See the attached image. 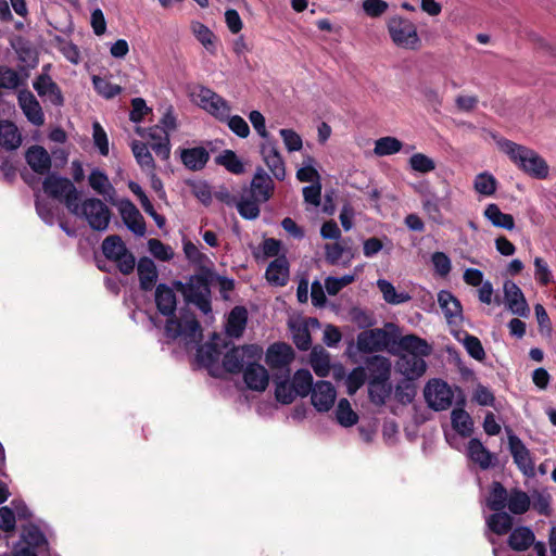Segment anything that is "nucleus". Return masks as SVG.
Here are the masks:
<instances>
[{"label":"nucleus","mask_w":556,"mask_h":556,"mask_svg":"<svg viewBox=\"0 0 556 556\" xmlns=\"http://www.w3.org/2000/svg\"><path fill=\"white\" fill-rule=\"evenodd\" d=\"M199 104L220 122H227L229 129L240 138L250 135L248 123L240 115L229 116L230 106L228 102L207 87L200 86L197 93Z\"/></svg>","instance_id":"f257e3e1"},{"label":"nucleus","mask_w":556,"mask_h":556,"mask_svg":"<svg viewBox=\"0 0 556 556\" xmlns=\"http://www.w3.org/2000/svg\"><path fill=\"white\" fill-rule=\"evenodd\" d=\"M498 146L509 160L528 176L535 179H545L548 176V164L533 149L508 139L501 140Z\"/></svg>","instance_id":"f03ea898"},{"label":"nucleus","mask_w":556,"mask_h":556,"mask_svg":"<svg viewBox=\"0 0 556 556\" xmlns=\"http://www.w3.org/2000/svg\"><path fill=\"white\" fill-rule=\"evenodd\" d=\"M42 190L48 197L63 202L73 215L79 214L80 193L71 179L50 173L42 181Z\"/></svg>","instance_id":"7ed1b4c3"},{"label":"nucleus","mask_w":556,"mask_h":556,"mask_svg":"<svg viewBox=\"0 0 556 556\" xmlns=\"http://www.w3.org/2000/svg\"><path fill=\"white\" fill-rule=\"evenodd\" d=\"M388 33L392 42L402 49L416 51L421 47L417 26L407 17L393 15L387 23Z\"/></svg>","instance_id":"20e7f679"},{"label":"nucleus","mask_w":556,"mask_h":556,"mask_svg":"<svg viewBox=\"0 0 556 556\" xmlns=\"http://www.w3.org/2000/svg\"><path fill=\"white\" fill-rule=\"evenodd\" d=\"M167 338L176 340L184 336L191 342H199L202 340V328L193 312L187 307L180 309V317L167 318L164 327Z\"/></svg>","instance_id":"39448f33"},{"label":"nucleus","mask_w":556,"mask_h":556,"mask_svg":"<svg viewBox=\"0 0 556 556\" xmlns=\"http://www.w3.org/2000/svg\"><path fill=\"white\" fill-rule=\"evenodd\" d=\"M213 273L206 267H201L199 274L190 276L188 279L187 292L185 294L186 303L197 305V307L207 314L212 311L211 306V278Z\"/></svg>","instance_id":"423d86ee"},{"label":"nucleus","mask_w":556,"mask_h":556,"mask_svg":"<svg viewBox=\"0 0 556 556\" xmlns=\"http://www.w3.org/2000/svg\"><path fill=\"white\" fill-rule=\"evenodd\" d=\"M103 255L114 263L123 275H130L136 266V257L118 235L108 236L101 244Z\"/></svg>","instance_id":"0eeeda50"},{"label":"nucleus","mask_w":556,"mask_h":556,"mask_svg":"<svg viewBox=\"0 0 556 556\" xmlns=\"http://www.w3.org/2000/svg\"><path fill=\"white\" fill-rule=\"evenodd\" d=\"M88 222L91 229L103 231L111 219V211L105 203L98 198H88L79 205V214Z\"/></svg>","instance_id":"6e6552de"},{"label":"nucleus","mask_w":556,"mask_h":556,"mask_svg":"<svg viewBox=\"0 0 556 556\" xmlns=\"http://www.w3.org/2000/svg\"><path fill=\"white\" fill-rule=\"evenodd\" d=\"M262 349L256 344L232 346L223 357L224 369L232 375L243 370L244 362L257 361L261 357Z\"/></svg>","instance_id":"1a4fd4ad"},{"label":"nucleus","mask_w":556,"mask_h":556,"mask_svg":"<svg viewBox=\"0 0 556 556\" xmlns=\"http://www.w3.org/2000/svg\"><path fill=\"white\" fill-rule=\"evenodd\" d=\"M424 395L428 406L435 412L450 408L454 399L452 388L441 379L430 380L425 387Z\"/></svg>","instance_id":"9d476101"},{"label":"nucleus","mask_w":556,"mask_h":556,"mask_svg":"<svg viewBox=\"0 0 556 556\" xmlns=\"http://www.w3.org/2000/svg\"><path fill=\"white\" fill-rule=\"evenodd\" d=\"M391 334L382 328L364 330L357 334V350L361 353L381 352L391 343Z\"/></svg>","instance_id":"9b49d317"},{"label":"nucleus","mask_w":556,"mask_h":556,"mask_svg":"<svg viewBox=\"0 0 556 556\" xmlns=\"http://www.w3.org/2000/svg\"><path fill=\"white\" fill-rule=\"evenodd\" d=\"M260 153L273 176L277 180L282 181L286 178V165L280 152L278 151L277 141H263L260 144Z\"/></svg>","instance_id":"f8f14e48"},{"label":"nucleus","mask_w":556,"mask_h":556,"mask_svg":"<svg viewBox=\"0 0 556 556\" xmlns=\"http://www.w3.org/2000/svg\"><path fill=\"white\" fill-rule=\"evenodd\" d=\"M295 357L294 350L286 342H275L267 348L265 362L271 369H289Z\"/></svg>","instance_id":"ddd939ff"},{"label":"nucleus","mask_w":556,"mask_h":556,"mask_svg":"<svg viewBox=\"0 0 556 556\" xmlns=\"http://www.w3.org/2000/svg\"><path fill=\"white\" fill-rule=\"evenodd\" d=\"M509 452L514 458V463L520 471L531 477L534 475V463L531 458L530 451L526 447L523 442L514 433L508 435Z\"/></svg>","instance_id":"4468645a"},{"label":"nucleus","mask_w":556,"mask_h":556,"mask_svg":"<svg viewBox=\"0 0 556 556\" xmlns=\"http://www.w3.org/2000/svg\"><path fill=\"white\" fill-rule=\"evenodd\" d=\"M17 101L28 122L35 126H42L45 124V114L31 91L27 89L21 90L17 96Z\"/></svg>","instance_id":"2eb2a0df"},{"label":"nucleus","mask_w":556,"mask_h":556,"mask_svg":"<svg viewBox=\"0 0 556 556\" xmlns=\"http://www.w3.org/2000/svg\"><path fill=\"white\" fill-rule=\"evenodd\" d=\"M336 389L330 381H318L311 393V401L313 406L318 412H328L336 401Z\"/></svg>","instance_id":"dca6fc26"},{"label":"nucleus","mask_w":556,"mask_h":556,"mask_svg":"<svg viewBox=\"0 0 556 556\" xmlns=\"http://www.w3.org/2000/svg\"><path fill=\"white\" fill-rule=\"evenodd\" d=\"M274 190L275 184L273 179L263 167L258 166L251 181V197L261 202H266L273 197Z\"/></svg>","instance_id":"f3484780"},{"label":"nucleus","mask_w":556,"mask_h":556,"mask_svg":"<svg viewBox=\"0 0 556 556\" xmlns=\"http://www.w3.org/2000/svg\"><path fill=\"white\" fill-rule=\"evenodd\" d=\"M242 371L244 383L250 390L258 392L266 390L269 382V375L263 365L258 364L256 361H251Z\"/></svg>","instance_id":"a211bd4d"},{"label":"nucleus","mask_w":556,"mask_h":556,"mask_svg":"<svg viewBox=\"0 0 556 556\" xmlns=\"http://www.w3.org/2000/svg\"><path fill=\"white\" fill-rule=\"evenodd\" d=\"M504 295L508 308L513 314L527 317L530 313L529 305L521 289L510 280L504 282Z\"/></svg>","instance_id":"6ab92c4d"},{"label":"nucleus","mask_w":556,"mask_h":556,"mask_svg":"<svg viewBox=\"0 0 556 556\" xmlns=\"http://www.w3.org/2000/svg\"><path fill=\"white\" fill-rule=\"evenodd\" d=\"M154 301L160 314L167 318H174L177 309V298L172 289L166 283H159L155 287Z\"/></svg>","instance_id":"aec40b11"},{"label":"nucleus","mask_w":556,"mask_h":556,"mask_svg":"<svg viewBox=\"0 0 556 556\" xmlns=\"http://www.w3.org/2000/svg\"><path fill=\"white\" fill-rule=\"evenodd\" d=\"M119 213L127 228L137 236H143L147 227L146 222L139 210L130 200L121 202Z\"/></svg>","instance_id":"412c9836"},{"label":"nucleus","mask_w":556,"mask_h":556,"mask_svg":"<svg viewBox=\"0 0 556 556\" xmlns=\"http://www.w3.org/2000/svg\"><path fill=\"white\" fill-rule=\"evenodd\" d=\"M25 160L29 167L38 175H49L52 160L48 151L38 144L29 147L25 152Z\"/></svg>","instance_id":"4be33fe9"},{"label":"nucleus","mask_w":556,"mask_h":556,"mask_svg":"<svg viewBox=\"0 0 556 556\" xmlns=\"http://www.w3.org/2000/svg\"><path fill=\"white\" fill-rule=\"evenodd\" d=\"M34 89L39 97H47L48 100L55 106H61L64 103L62 91L58 84L48 74H40L33 83Z\"/></svg>","instance_id":"5701e85b"},{"label":"nucleus","mask_w":556,"mask_h":556,"mask_svg":"<svg viewBox=\"0 0 556 556\" xmlns=\"http://www.w3.org/2000/svg\"><path fill=\"white\" fill-rule=\"evenodd\" d=\"M366 366L369 371V384L388 382L391 376V362L382 355L367 357Z\"/></svg>","instance_id":"b1692460"},{"label":"nucleus","mask_w":556,"mask_h":556,"mask_svg":"<svg viewBox=\"0 0 556 556\" xmlns=\"http://www.w3.org/2000/svg\"><path fill=\"white\" fill-rule=\"evenodd\" d=\"M139 287L142 291L149 292L156 287L159 273L155 263L148 256H142L137 265Z\"/></svg>","instance_id":"393cba45"},{"label":"nucleus","mask_w":556,"mask_h":556,"mask_svg":"<svg viewBox=\"0 0 556 556\" xmlns=\"http://www.w3.org/2000/svg\"><path fill=\"white\" fill-rule=\"evenodd\" d=\"M180 160L189 170L199 172L203 169L210 161V153L204 147L181 149Z\"/></svg>","instance_id":"a878e982"},{"label":"nucleus","mask_w":556,"mask_h":556,"mask_svg":"<svg viewBox=\"0 0 556 556\" xmlns=\"http://www.w3.org/2000/svg\"><path fill=\"white\" fill-rule=\"evenodd\" d=\"M265 277L270 285L283 287L289 280V263L286 256L276 257L267 266Z\"/></svg>","instance_id":"bb28decb"},{"label":"nucleus","mask_w":556,"mask_h":556,"mask_svg":"<svg viewBox=\"0 0 556 556\" xmlns=\"http://www.w3.org/2000/svg\"><path fill=\"white\" fill-rule=\"evenodd\" d=\"M534 532L529 527L519 526L510 531L507 545L515 552H525L534 544Z\"/></svg>","instance_id":"cd10ccee"},{"label":"nucleus","mask_w":556,"mask_h":556,"mask_svg":"<svg viewBox=\"0 0 556 556\" xmlns=\"http://www.w3.org/2000/svg\"><path fill=\"white\" fill-rule=\"evenodd\" d=\"M22 143V136L16 125L8 119H0V147L13 151Z\"/></svg>","instance_id":"c85d7f7f"},{"label":"nucleus","mask_w":556,"mask_h":556,"mask_svg":"<svg viewBox=\"0 0 556 556\" xmlns=\"http://www.w3.org/2000/svg\"><path fill=\"white\" fill-rule=\"evenodd\" d=\"M248 323V311L244 306H235L227 319L226 332L229 337L240 338Z\"/></svg>","instance_id":"c756f323"},{"label":"nucleus","mask_w":556,"mask_h":556,"mask_svg":"<svg viewBox=\"0 0 556 556\" xmlns=\"http://www.w3.org/2000/svg\"><path fill=\"white\" fill-rule=\"evenodd\" d=\"M468 457L482 470H486L492 466L494 456L479 439L473 438L468 442Z\"/></svg>","instance_id":"7c9ffc66"},{"label":"nucleus","mask_w":556,"mask_h":556,"mask_svg":"<svg viewBox=\"0 0 556 556\" xmlns=\"http://www.w3.org/2000/svg\"><path fill=\"white\" fill-rule=\"evenodd\" d=\"M399 346L407 352L408 356H428L431 353L428 342L416 334L403 336L399 341Z\"/></svg>","instance_id":"2f4dec72"},{"label":"nucleus","mask_w":556,"mask_h":556,"mask_svg":"<svg viewBox=\"0 0 556 556\" xmlns=\"http://www.w3.org/2000/svg\"><path fill=\"white\" fill-rule=\"evenodd\" d=\"M489 530L496 535L510 533L514 526V518L506 511H494L486 520Z\"/></svg>","instance_id":"473e14b6"},{"label":"nucleus","mask_w":556,"mask_h":556,"mask_svg":"<svg viewBox=\"0 0 556 556\" xmlns=\"http://www.w3.org/2000/svg\"><path fill=\"white\" fill-rule=\"evenodd\" d=\"M483 216L497 228H503L506 230H513L515 228V219L513 215L503 213L498 205L495 203H490L486 205Z\"/></svg>","instance_id":"72a5a7b5"},{"label":"nucleus","mask_w":556,"mask_h":556,"mask_svg":"<svg viewBox=\"0 0 556 556\" xmlns=\"http://www.w3.org/2000/svg\"><path fill=\"white\" fill-rule=\"evenodd\" d=\"M422 357L424 356L404 355L400 358L399 366L408 380H414L425 374L427 365Z\"/></svg>","instance_id":"f704fd0d"},{"label":"nucleus","mask_w":556,"mask_h":556,"mask_svg":"<svg viewBox=\"0 0 556 556\" xmlns=\"http://www.w3.org/2000/svg\"><path fill=\"white\" fill-rule=\"evenodd\" d=\"M438 302L448 323H452L453 318L462 315V304L451 291L441 290L438 293Z\"/></svg>","instance_id":"c9c22d12"},{"label":"nucleus","mask_w":556,"mask_h":556,"mask_svg":"<svg viewBox=\"0 0 556 556\" xmlns=\"http://www.w3.org/2000/svg\"><path fill=\"white\" fill-rule=\"evenodd\" d=\"M128 188L138 198L143 211L154 219V222L160 228H162L165 225L166 219L163 215L159 214L155 211L153 204L151 203L150 199L142 190L140 185L135 181H129Z\"/></svg>","instance_id":"e433bc0d"},{"label":"nucleus","mask_w":556,"mask_h":556,"mask_svg":"<svg viewBox=\"0 0 556 556\" xmlns=\"http://www.w3.org/2000/svg\"><path fill=\"white\" fill-rule=\"evenodd\" d=\"M290 378V369H287V372L283 374L282 377L276 375L275 376V396L276 400L281 404H291L295 399L294 388L289 381Z\"/></svg>","instance_id":"4c0bfd02"},{"label":"nucleus","mask_w":556,"mask_h":556,"mask_svg":"<svg viewBox=\"0 0 556 556\" xmlns=\"http://www.w3.org/2000/svg\"><path fill=\"white\" fill-rule=\"evenodd\" d=\"M509 493L500 481H493L490 488V494L486 500V506L493 511H502L508 503Z\"/></svg>","instance_id":"58836bf2"},{"label":"nucleus","mask_w":556,"mask_h":556,"mask_svg":"<svg viewBox=\"0 0 556 556\" xmlns=\"http://www.w3.org/2000/svg\"><path fill=\"white\" fill-rule=\"evenodd\" d=\"M507 507L514 515H523L531 507V498L525 491L514 488L509 492Z\"/></svg>","instance_id":"ea45409f"},{"label":"nucleus","mask_w":556,"mask_h":556,"mask_svg":"<svg viewBox=\"0 0 556 556\" xmlns=\"http://www.w3.org/2000/svg\"><path fill=\"white\" fill-rule=\"evenodd\" d=\"M148 136L153 140L151 149L162 160H167L170 154V146L168 134L164 131V136L160 135V127H151L148 130Z\"/></svg>","instance_id":"a19ab883"},{"label":"nucleus","mask_w":556,"mask_h":556,"mask_svg":"<svg viewBox=\"0 0 556 556\" xmlns=\"http://www.w3.org/2000/svg\"><path fill=\"white\" fill-rule=\"evenodd\" d=\"M453 429L462 437H468L472 432V419L462 407L454 408L451 413Z\"/></svg>","instance_id":"79ce46f5"},{"label":"nucleus","mask_w":556,"mask_h":556,"mask_svg":"<svg viewBox=\"0 0 556 556\" xmlns=\"http://www.w3.org/2000/svg\"><path fill=\"white\" fill-rule=\"evenodd\" d=\"M191 30L199 42L211 53L216 52V36L215 34L203 23L192 22Z\"/></svg>","instance_id":"37998d69"},{"label":"nucleus","mask_w":556,"mask_h":556,"mask_svg":"<svg viewBox=\"0 0 556 556\" xmlns=\"http://www.w3.org/2000/svg\"><path fill=\"white\" fill-rule=\"evenodd\" d=\"M377 286L382 293L383 300L392 305H399L410 301L412 296L407 292H397L394 286L386 279H379Z\"/></svg>","instance_id":"c03bdc74"},{"label":"nucleus","mask_w":556,"mask_h":556,"mask_svg":"<svg viewBox=\"0 0 556 556\" xmlns=\"http://www.w3.org/2000/svg\"><path fill=\"white\" fill-rule=\"evenodd\" d=\"M88 182L91 189L99 195L105 197L115 191L114 187L109 180L108 175L99 168L91 170L88 177Z\"/></svg>","instance_id":"a18cd8bd"},{"label":"nucleus","mask_w":556,"mask_h":556,"mask_svg":"<svg viewBox=\"0 0 556 556\" xmlns=\"http://www.w3.org/2000/svg\"><path fill=\"white\" fill-rule=\"evenodd\" d=\"M291 384L295 395L305 397L313 392V376L307 369H299L294 372Z\"/></svg>","instance_id":"49530a36"},{"label":"nucleus","mask_w":556,"mask_h":556,"mask_svg":"<svg viewBox=\"0 0 556 556\" xmlns=\"http://www.w3.org/2000/svg\"><path fill=\"white\" fill-rule=\"evenodd\" d=\"M217 165L224 166L228 172L240 175L244 172V165L232 150H225L215 157Z\"/></svg>","instance_id":"de8ad7c7"},{"label":"nucleus","mask_w":556,"mask_h":556,"mask_svg":"<svg viewBox=\"0 0 556 556\" xmlns=\"http://www.w3.org/2000/svg\"><path fill=\"white\" fill-rule=\"evenodd\" d=\"M311 365L314 372L321 378L329 375L330 371V357L329 354L320 349L319 351L314 348L311 353Z\"/></svg>","instance_id":"09e8293b"},{"label":"nucleus","mask_w":556,"mask_h":556,"mask_svg":"<svg viewBox=\"0 0 556 556\" xmlns=\"http://www.w3.org/2000/svg\"><path fill=\"white\" fill-rule=\"evenodd\" d=\"M220 354L222 350L218 343L208 342L198 349L197 358L205 367H210L218 362Z\"/></svg>","instance_id":"8fccbe9b"},{"label":"nucleus","mask_w":556,"mask_h":556,"mask_svg":"<svg viewBox=\"0 0 556 556\" xmlns=\"http://www.w3.org/2000/svg\"><path fill=\"white\" fill-rule=\"evenodd\" d=\"M337 421L343 427H352L358 421L357 414L346 399H341L336 409Z\"/></svg>","instance_id":"3c124183"},{"label":"nucleus","mask_w":556,"mask_h":556,"mask_svg":"<svg viewBox=\"0 0 556 556\" xmlns=\"http://www.w3.org/2000/svg\"><path fill=\"white\" fill-rule=\"evenodd\" d=\"M403 143L395 137L387 136L375 142L374 152L378 156L392 155L401 151Z\"/></svg>","instance_id":"603ef678"},{"label":"nucleus","mask_w":556,"mask_h":556,"mask_svg":"<svg viewBox=\"0 0 556 556\" xmlns=\"http://www.w3.org/2000/svg\"><path fill=\"white\" fill-rule=\"evenodd\" d=\"M473 188L478 193L490 197L496 191L497 180L488 172L480 173L475 178Z\"/></svg>","instance_id":"864d4df0"},{"label":"nucleus","mask_w":556,"mask_h":556,"mask_svg":"<svg viewBox=\"0 0 556 556\" xmlns=\"http://www.w3.org/2000/svg\"><path fill=\"white\" fill-rule=\"evenodd\" d=\"M261 201L256 200L255 198H242L237 203V210L241 217L244 219H256L260 216L261 210H260V203Z\"/></svg>","instance_id":"5fc2aeb1"},{"label":"nucleus","mask_w":556,"mask_h":556,"mask_svg":"<svg viewBox=\"0 0 556 556\" xmlns=\"http://www.w3.org/2000/svg\"><path fill=\"white\" fill-rule=\"evenodd\" d=\"M391 394V386L388 382L383 383H368V395L369 400L372 404L377 406H382L386 404L387 399Z\"/></svg>","instance_id":"6e6d98bb"},{"label":"nucleus","mask_w":556,"mask_h":556,"mask_svg":"<svg viewBox=\"0 0 556 556\" xmlns=\"http://www.w3.org/2000/svg\"><path fill=\"white\" fill-rule=\"evenodd\" d=\"M531 507L539 514L549 517L552 514V496L545 492L535 491L531 495Z\"/></svg>","instance_id":"4d7b16f0"},{"label":"nucleus","mask_w":556,"mask_h":556,"mask_svg":"<svg viewBox=\"0 0 556 556\" xmlns=\"http://www.w3.org/2000/svg\"><path fill=\"white\" fill-rule=\"evenodd\" d=\"M439 199L434 195L425 198L422 200V208L428 215L429 219L438 225L444 224V216L440 208Z\"/></svg>","instance_id":"13d9d810"},{"label":"nucleus","mask_w":556,"mask_h":556,"mask_svg":"<svg viewBox=\"0 0 556 556\" xmlns=\"http://www.w3.org/2000/svg\"><path fill=\"white\" fill-rule=\"evenodd\" d=\"M132 153L141 167H154V160L146 143L134 141L131 144Z\"/></svg>","instance_id":"bf43d9fd"},{"label":"nucleus","mask_w":556,"mask_h":556,"mask_svg":"<svg viewBox=\"0 0 556 556\" xmlns=\"http://www.w3.org/2000/svg\"><path fill=\"white\" fill-rule=\"evenodd\" d=\"M463 344L467 353L476 361L482 362L485 358V352L481 341L476 336L466 333Z\"/></svg>","instance_id":"052dcab7"},{"label":"nucleus","mask_w":556,"mask_h":556,"mask_svg":"<svg viewBox=\"0 0 556 556\" xmlns=\"http://www.w3.org/2000/svg\"><path fill=\"white\" fill-rule=\"evenodd\" d=\"M367 378L364 367L358 366L354 368L346 378V389L350 395L355 394L365 383Z\"/></svg>","instance_id":"680f3d73"},{"label":"nucleus","mask_w":556,"mask_h":556,"mask_svg":"<svg viewBox=\"0 0 556 556\" xmlns=\"http://www.w3.org/2000/svg\"><path fill=\"white\" fill-rule=\"evenodd\" d=\"M92 81L96 91L106 99H112L119 94L122 91V88L118 85L112 84L105 78L94 76Z\"/></svg>","instance_id":"e2e57ef3"},{"label":"nucleus","mask_w":556,"mask_h":556,"mask_svg":"<svg viewBox=\"0 0 556 556\" xmlns=\"http://www.w3.org/2000/svg\"><path fill=\"white\" fill-rule=\"evenodd\" d=\"M409 165L413 170L427 174L435 168L434 161L422 153H415L409 157Z\"/></svg>","instance_id":"0e129e2a"},{"label":"nucleus","mask_w":556,"mask_h":556,"mask_svg":"<svg viewBox=\"0 0 556 556\" xmlns=\"http://www.w3.org/2000/svg\"><path fill=\"white\" fill-rule=\"evenodd\" d=\"M23 539L29 547H40L47 543L45 534L41 532L38 526L29 525L23 531Z\"/></svg>","instance_id":"69168bd1"},{"label":"nucleus","mask_w":556,"mask_h":556,"mask_svg":"<svg viewBox=\"0 0 556 556\" xmlns=\"http://www.w3.org/2000/svg\"><path fill=\"white\" fill-rule=\"evenodd\" d=\"M21 85V78L16 71L0 65V88L16 89Z\"/></svg>","instance_id":"338daca9"},{"label":"nucleus","mask_w":556,"mask_h":556,"mask_svg":"<svg viewBox=\"0 0 556 556\" xmlns=\"http://www.w3.org/2000/svg\"><path fill=\"white\" fill-rule=\"evenodd\" d=\"M148 248L150 253L160 261L166 262L173 257L172 248L159 239H150L148 241Z\"/></svg>","instance_id":"774afa93"}]
</instances>
